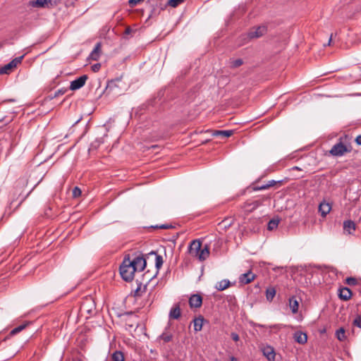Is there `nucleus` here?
Listing matches in <instances>:
<instances>
[{"mask_svg":"<svg viewBox=\"0 0 361 361\" xmlns=\"http://www.w3.org/2000/svg\"><path fill=\"white\" fill-rule=\"evenodd\" d=\"M121 278L126 281H131L134 278L135 269L130 262L129 256L125 257L119 268Z\"/></svg>","mask_w":361,"mask_h":361,"instance_id":"f257e3e1","label":"nucleus"},{"mask_svg":"<svg viewBox=\"0 0 361 361\" xmlns=\"http://www.w3.org/2000/svg\"><path fill=\"white\" fill-rule=\"evenodd\" d=\"M24 57V55L13 59L8 63L0 68V75L10 73L16 66L20 64Z\"/></svg>","mask_w":361,"mask_h":361,"instance_id":"f03ea898","label":"nucleus"},{"mask_svg":"<svg viewBox=\"0 0 361 361\" xmlns=\"http://www.w3.org/2000/svg\"><path fill=\"white\" fill-rule=\"evenodd\" d=\"M351 151L346 145L343 144L341 142L334 145L331 150L330 154L334 157H340L343 155L345 152H350Z\"/></svg>","mask_w":361,"mask_h":361,"instance_id":"7ed1b4c3","label":"nucleus"},{"mask_svg":"<svg viewBox=\"0 0 361 361\" xmlns=\"http://www.w3.org/2000/svg\"><path fill=\"white\" fill-rule=\"evenodd\" d=\"M147 259H148L147 255L145 257L143 255H137L134 257L133 260H130V262H132L135 271H142L146 267Z\"/></svg>","mask_w":361,"mask_h":361,"instance_id":"20e7f679","label":"nucleus"},{"mask_svg":"<svg viewBox=\"0 0 361 361\" xmlns=\"http://www.w3.org/2000/svg\"><path fill=\"white\" fill-rule=\"evenodd\" d=\"M263 203V200H257L254 201H247L241 205V209H243L245 213H251L255 209H257L260 205Z\"/></svg>","mask_w":361,"mask_h":361,"instance_id":"39448f33","label":"nucleus"},{"mask_svg":"<svg viewBox=\"0 0 361 361\" xmlns=\"http://www.w3.org/2000/svg\"><path fill=\"white\" fill-rule=\"evenodd\" d=\"M267 32V27L265 25H260L256 28H253L247 33V37L250 39L259 38Z\"/></svg>","mask_w":361,"mask_h":361,"instance_id":"423d86ee","label":"nucleus"},{"mask_svg":"<svg viewBox=\"0 0 361 361\" xmlns=\"http://www.w3.org/2000/svg\"><path fill=\"white\" fill-rule=\"evenodd\" d=\"M87 75H82L77 79L73 80L70 85V90H77L83 87L87 80Z\"/></svg>","mask_w":361,"mask_h":361,"instance_id":"0eeeda50","label":"nucleus"},{"mask_svg":"<svg viewBox=\"0 0 361 361\" xmlns=\"http://www.w3.org/2000/svg\"><path fill=\"white\" fill-rule=\"evenodd\" d=\"M202 247V243L200 240L196 239L193 240L188 247V252L190 255L192 257H196L199 254V252Z\"/></svg>","mask_w":361,"mask_h":361,"instance_id":"6e6552de","label":"nucleus"},{"mask_svg":"<svg viewBox=\"0 0 361 361\" xmlns=\"http://www.w3.org/2000/svg\"><path fill=\"white\" fill-rule=\"evenodd\" d=\"M202 304V298L200 294H193L189 298V305L191 308H199Z\"/></svg>","mask_w":361,"mask_h":361,"instance_id":"1a4fd4ad","label":"nucleus"},{"mask_svg":"<svg viewBox=\"0 0 361 361\" xmlns=\"http://www.w3.org/2000/svg\"><path fill=\"white\" fill-rule=\"evenodd\" d=\"M255 277L256 275L250 270L247 272L241 274L238 279L240 283L245 285L252 282L255 279Z\"/></svg>","mask_w":361,"mask_h":361,"instance_id":"9d476101","label":"nucleus"},{"mask_svg":"<svg viewBox=\"0 0 361 361\" xmlns=\"http://www.w3.org/2000/svg\"><path fill=\"white\" fill-rule=\"evenodd\" d=\"M152 256H154V259H155V267L157 269V273L154 276H155L158 271H159V269L161 267L162 264H163V258L161 255H158L156 252L154 251H152L150 252H149L148 254H147V258L148 259H149V258Z\"/></svg>","mask_w":361,"mask_h":361,"instance_id":"9b49d317","label":"nucleus"},{"mask_svg":"<svg viewBox=\"0 0 361 361\" xmlns=\"http://www.w3.org/2000/svg\"><path fill=\"white\" fill-rule=\"evenodd\" d=\"M102 53V42H97L93 50L91 51L89 59L93 61H98L100 58Z\"/></svg>","mask_w":361,"mask_h":361,"instance_id":"f8f14e48","label":"nucleus"},{"mask_svg":"<svg viewBox=\"0 0 361 361\" xmlns=\"http://www.w3.org/2000/svg\"><path fill=\"white\" fill-rule=\"evenodd\" d=\"M209 256V245L205 244L203 247H201V249L199 252V254L196 257L200 262H203L206 260Z\"/></svg>","mask_w":361,"mask_h":361,"instance_id":"ddd939ff","label":"nucleus"},{"mask_svg":"<svg viewBox=\"0 0 361 361\" xmlns=\"http://www.w3.org/2000/svg\"><path fill=\"white\" fill-rule=\"evenodd\" d=\"M338 297L340 299L347 301L350 299L352 297V291L350 288L347 287H343L341 288H339L338 290Z\"/></svg>","mask_w":361,"mask_h":361,"instance_id":"4468645a","label":"nucleus"},{"mask_svg":"<svg viewBox=\"0 0 361 361\" xmlns=\"http://www.w3.org/2000/svg\"><path fill=\"white\" fill-rule=\"evenodd\" d=\"M181 315L180 304L177 303L171 309L169 312V318L173 319H178Z\"/></svg>","mask_w":361,"mask_h":361,"instance_id":"2eb2a0df","label":"nucleus"},{"mask_svg":"<svg viewBox=\"0 0 361 361\" xmlns=\"http://www.w3.org/2000/svg\"><path fill=\"white\" fill-rule=\"evenodd\" d=\"M331 207L329 203L325 201L322 202L319 205V212L322 216H326L331 211Z\"/></svg>","mask_w":361,"mask_h":361,"instance_id":"dca6fc26","label":"nucleus"},{"mask_svg":"<svg viewBox=\"0 0 361 361\" xmlns=\"http://www.w3.org/2000/svg\"><path fill=\"white\" fill-rule=\"evenodd\" d=\"M263 355L269 360L274 361L275 359L276 353L274 350L271 346H267L263 349Z\"/></svg>","mask_w":361,"mask_h":361,"instance_id":"f3484780","label":"nucleus"},{"mask_svg":"<svg viewBox=\"0 0 361 361\" xmlns=\"http://www.w3.org/2000/svg\"><path fill=\"white\" fill-rule=\"evenodd\" d=\"M294 338L295 341L300 343V344H304L307 341V336L306 334L302 332V331H297L294 334Z\"/></svg>","mask_w":361,"mask_h":361,"instance_id":"a211bd4d","label":"nucleus"},{"mask_svg":"<svg viewBox=\"0 0 361 361\" xmlns=\"http://www.w3.org/2000/svg\"><path fill=\"white\" fill-rule=\"evenodd\" d=\"M51 0H35L30 2V4L33 7H49V4H51Z\"/></svg>","mask_w":361,"mask_h":361,"instance_id":"6ab92c4d","label":"nucleus"},{"mask_svg":"<svg viewBox=\"0 0 361 361\" xmlns=\"http://www.w3.org/2000/svg\"><path fill=\"white\" fill-rule=\"evenodd\" d=\"M355 224L351 220H347L343 222V230L348 233H352L355 230Z\"/></svg>","mask_w":361,"mask_h":361,"instance_id":"aec40b11","label":"nucleus"},{"mask_svg":"<svg viewBox=\"0 0 361 361\" xmlns=\"http://www.w3.org/2000/svg\"><path fill=\"white\" fill-rule=\"evenodd\" d=\"M204 319L202 316H200L193 320L195 331H200L202 329Z\"/></svg>","mask_w":361,"mask_h":361,"instance_id":"412c9836","label":"nucleus"},{"mask_svg":"<svg viewBox=\"0 0 361 361\" xmlns=\"http://www.w3.org/2000/svg\"><path fill=\"white\" fill-rule=\"evenodd\" d=\"M289 306L293 314H295L298 311L299 302L295 296L289 298Z\"/></svg>","mask_w":361,"mask_h":361,"instance_id":"4be33fe9","label":"nucleus"},{"mask_svg":"<svg viewBox=\"0 0 361 361\" xmlns=\"http://www.w3.org/2000/svg\"><path fill=\"white\" fill-rule=\"evenodd\" d=\"M233 134V130H214L212 133L213 136H223L224 137H228Z\"/></svg>","mask_w":361,"mask_h":361,"instance_id":"5701e85b","label":"nucleus"},{"mask_svg":"<svg viewBox=\"0 0 361 361\" xmlns=\"http://www.w3.org/2000/svg\"><path fill=\"white\" fill-rule=\"evenodd\" d=\"M276 289L274 287L270 286L268 287L266 290V298L268 301L271 302L273 300L274 296L276 295Z\"/></svg>","mask_w":361,"mask_h":361,"instance_id":"b1692460","label":"nucleus"},{"mask_svg":"<svg viewBox=\"0 0 361 361\" xmlns=\"http://www.w3.org/2000/svg\"><path fill=\"white\" fill-rule=\"evenodd\" d=\"M106 361H124V355L121 351L116 350L111 356L110 360Z\"/></svg>","mask_w":361,"mask_h":361,"instance_id":"393cba45","label":"nucleus"},{"mask_svg":"<svg viewBox=\"0 0 361 361\" xmlns=\"http://www.w3.org/2000/svg\"><path fill=\"white\" fill-rule=\"evenodd\" d=\"M173 335L171 333L165 329V331L159 336V338L162 340L164 343H169L171 341Z\"/></svg>","mask_w":361,"mask_h":361,"instance_id":"a878e982","label":"nucleus"},{"mask_svg":"<svg viewBox=\"0 0 361 361\" xmlns=\"http://www.w3.org/2000/svg\"><path fill=\"white\" fill-rule=\"evenodd\" d=\"M230 281L227 279H224V280H221V281H219L216 286V288L218 290H224L225 289H226L227 288H228L230 286Z\"/></svg>","mask_w":361,"mask_h":361,"instance_id":"bb28decb","label":"nucleus"},{"mask_svg":"<svg viewBox=\"0 0 361 361\" xmlns=\"http://www.w3.org/2000/svg\"><path fill=\"white\" fill-rule=\"evenodd\" d=\"M336 336L337 339L340 341H345L346 338L345 329L343 327L338 329L336 331Z\"/></svg>","mask_w":361,"mask_h":361,"instance_id":"cd10ccee","label":"nucleus"},{"mask_svg":"<svg viewBox=\"0 0 361 361\" xmlns=\"http://www.w3.org/2000/svg\"><path fill=\"white\" fill-rule=\"evenodd\" d=\"M118 79L116 80H111V81L108 82L106 87V92L108 93H110L114 90V89L117 86L116 82H118Z\"/></svg>","mask_w":361,"mask_h":361,"instance_id":"c85d7f7f","label":"nucleus"},{"mask_svg":"<svg viewBox=\"0 0 361 361\" xmlns=\"http://www.w3.org/2000/svg\"><path fill=\"white\" fill-rule=\"evenodd\" d=\"M243 64V61L241 59H233L230 61V66L232 68H236Z\"/></svg>","mask_w":361,"mask_h":361,"instance_id":"c756f323","label":"nucleus"},{"mask_svg":"<svg viewBox=\"0 0 361 361\" xmlns=\"http://www.w3.org/2000/svg\"><path fill=\"white\" fill-rule=\"evenodd\" d=\"M185 0H169L166 5L172 8H176L183 4Z\"/></svg>","mask_w":361,"mask_h":361,"instance_id":"7c9ffc66","label":"nucleus"},{"mask_svg":"<svg viewBox=\"0 0 361 361\" xmlns=\"http://www.w3.org/2000/svg\"><path fill=\"white\" fill-rule=\"evenodd\" d=\"M278 225L279 220L271 219L268 223L267 229L269 231H273L277 228Z\"/></svg>","mask_w":361,"mask_h":361,"instance_id":"2f4dec72","label":"nucleus"},{"mask_svg":"<svg viewBox=\"0 0 361 361\" xmlns=\"http://www.w3.org/2000/svg\"><path fill=\"white\" fill-rule=\"evenodd\" d=\"M25 326H26V324H21V325H19L18 326L13 329L10 331L9 336H13V335L18 334L19 332L23 331L25 328Z\"/></svg>","mask_w":361,"mask_h":361,"instance_id":"473e14b6","label":"nucleus"},{"mask_svg":"<svg viewBox=\"0 0 361 361\" xmlns=\"http://www.w3.org/2000/svg\"><path fill=\"white\" fill-rule=\"evenodd\" d=\"M346 283L349 286H355L357 283V281L354 277H348L345 279Z\"/></svg>","mask_w":361,"mask_h":361,"instance_id":"72a5a7b5","label":"nucleus"},{"mask_svg":"<svg viewBox=\"0 0 361 361\" xmlns=\"http://www.w3.org/2000/svg\"><path fill=\"white\" fill-rule=\"evenodd\" d=\"M153 228H161V229H168V228H172L173 226L171 224H161V225H157V226H151Z\"/></svg>","mask_w":361,"mask_h":361,"instance_id":"f704fd0d","label":"nucleus"},{"mask_svg":"<svg viewBox=\"0 0 361 361\" xmlns=\"http://www.w3.org/2000/svg\"><path fill=\"white\" fill-rule=\"evenodd\" d=\"M221 245V242L219 240H215L214 248H213V252H215L216 254H218L219 250Z\"/></svg>","mask_w":361,"mask_h":361,"instance_id":"c9c22d12","label":"nucleus"},{"mask_svg":"<svg viewBox=\"0 0 361 361\" xmlns=\"http://www.w3.org/2000/svg\"><path fill=\"white\" fill-rule=\"evenodd\" d=\"M353 325L361 329V316L357 315L353 321Z\"/></svg>","mask_w":361,"mask_h":361,"instance_id":"e433bc0d","label":"nucleus"},{"mask_svg":"<svg viewBox=\"0 0 361 361\" xmlns=\"http://www.w3.org/2000/svg\"><path fill=\"white\" fill-rule=\"evenodd\" d=\"M282 183V180L276 181L274 180H269L267 183H266L267 188H269L272 186H274L276 183L281 184Z\"/></svg>","mask_w":361,"mask_h":361,"instance_id":"4c0bfd02","label":"nucleus"},{"mask_svg":"<svg viewBox=\"0 0 361 361\" xmlns=\"http://www.w3.org/2000/svg\"><path fill=\"white\" fill-rule=\"evenodd\" d=\"M81 195V190L79 188L75 187L73 190V196L77 197Z\"/></svg>","mask_w":361,"mask_h":361,"instance_id":"58836bf2","label":"nucleus"},{"mask_svg":"<svg viewBox=\"0 0 361 361\" xmlns=\"http://www.w3.org/2000/svg\"><path fill=\"white\" fill-rule=\"evenodd\" d=\"M268 189L267 188V186L266 184H263V185H259V186H255L252 188V190L254 191H257V190H267Z\"/></svg>","mask_w":361,"mask_h":361,"instance_id":"ea45409f","label":"nucleus"},{"mask_svg":"<svg viewBox=\"0 0 361 361\" xmlns=\"http://www.w3.org/2000/svg\"><path fill=\"white\" fill-rule=\"evenodd\" d=\"M91 68L93 72H95V73L98 72L101 68V63H95L92 66Z\"/></svg>","mask_w":361,"mask_h":361,"instance_id":"a19ab883","label":"nucleus"},{"mask_svg":"<svg viewBox=\"0 0 361 361\" xmlns=\"http://www.w3.org/2000/svg\"><path fill=\"white\" fill-rule=\"evenodd\" d=\"M66 90H63V89L58 90L54 93V97H59V95L63 94L66 92Z\"/></svg>","mask_w":361,"mask_h":361,"instance_id":"79ce46f5","label":"nucleus"},{"mask_svg":"<svg viewBox=\"0 0 361 361\" xmlns=\"http://www.w3.org/2000/svg\"><path fill=\"white\" fill-rule=\"evenodd\" d=\"M231 336L234 341H238L240 339L238 334L235 332L231 333Z\"/></svg>","mask_w":361,"mask_h":361,"instance_id":"37998d69","label":"nucleus"},{"mask_svg":"<svg viewBox=\"0 0 361 361\" xmlns=\"http://www.w3.org/2000/svg\"><path fill=\"white\" fill-rule=\"evenodd\" d=\"M101 143H102V141L95 140L94 142L92 143V147H97L100 145Z\"/></svg>","mask_w":361,"mask_h":361,"instance_id":"c03bdc74","label":"nucleus"},{"mask_svg":"<svg viewBox=\"0 0 361 361\" xmlns=\"http://www.w3.org/2000/svg\"><path fill=\"white\" fill-rule=\"evenodd\" d=\"M355 142L358 145H361V135L357 136V137L355 138Z\"/></svg>","mask_w":361,"mask_h":361,"instance_id":"a18cd8bd","label":"nucleus"},{"mask_svg":"<svg viewBox=\"0 0 361 361\" xmlns=\"http://www.w3.org/2000/svg\"><path fill=\"white\" fill-rule=\"evenodd\" d=\"M141 291V287L140 286L137 288V289L135 290V296H139L140 292Z\"/></svg>","mask_w":361,"mask_h":361,"instance_id":"49530a36","label":"nucleus"},{"mask_svg":"<svg viewBox=\"0 0 361 361\" xmlns=\"http://www.w3.org/2000/svg\"><path fill=\"white\" fill-rule=\"evenodd\" d=\"M331 39H332V35H331V36H330L329 40V42H328V45H330V44H331Z\"/></svg>","mask_w":361,"mask_h":361,"instance_id":"de8ad7c7","label":"nucleus"},{"mask_svg":"<svg viewBox=\"0 0 361 361\" xmlns=\"http://www.w3.org/2000/svg\"><path fill=\"white\" fill-rule=\"evenodd\" d=\"M270 328H274V329H279V325H274L273 326H270Z\"/></svg>","mask_w":361,"mask_h":361,"instance_id":"09e8293b","label":"nucleus"},{"mask_svg":"<svg viewBox=\"0 0 361 361\" xmlns=\"http://www.w3.org/2000/svg\"><path fill=\"white\" fill-rule=\"evenodd\" d=\"M231 361H236V359L234 357H232L231 358Z\"/></svg>","mask_w":361,"mask_h":361,"instance_id":"8fccbe9b","label":"nucleus"},{"mask_svg":"<svg viewBox=\"0 0 361 361\" xmlns=\"http://www.w3.org/2000/svg\"><path fill=\"white\" fill-rule=\"evenodd\" d=\"M215 361H219L218 360H215Z\"/></svg>","mask_w":361,"mask_h":361,"instance_id":"3c124183","label":"nucleus"}]
</instances>
